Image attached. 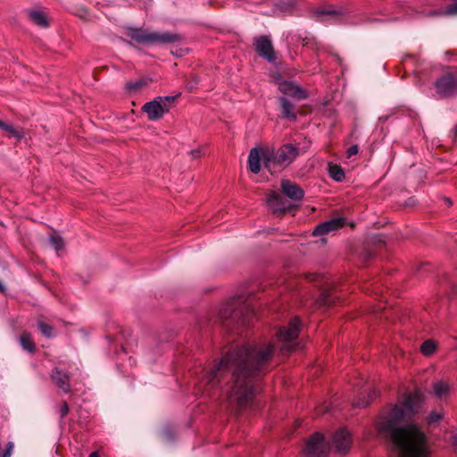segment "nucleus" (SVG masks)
<instances>
[{"mask_svg": "<svg viewBox=\"0 0 457 457\" xmlns=\"http://www.w3.org/2000/svg\"><path fill=\"white\" fill-rule=\"evenodd\" d=\"M270 343L243 345L230 349L204 375L206 392L218 387L225 377L229 376L228 403L235 411L247 408L253 402L259 382L270 370L274 354Z\"/></svg>", "mask_w": 457, "mask_h": 457, "instance_id": "obj_1", "label": "nucleus"}, {"mask_svg": "<svg viewBox=\"0 0 457 457\" xmlns=\"http://www.w3.org/2000/svg\"><path fill=\"white\" fill-rule=\"evenodd\" d=\"M421 395H406L400 404L383 414L377 423L378 433L390 442L391 457H428L424 433L408 422L417 411Z\"/></svg>", "mask_w": 457, "mask_h": 457, "instance_id": "obj_2", "label": "nucleus"}, {"mask_svg": "<svg viewBox=\"0 0 457 457\" xmlns=\"http://www.w3.org/2000/svg\"><path fill=\"white\" fill-rule=\"evenodd\" d=\"M254 316L255 310L250 299L237 296L220 308L219 320L227 329L237 331L248 326Z\"/></svg>", "mask_w": 457, "mask_h": 457, "instance_id": "obj_3", "label": "nucleus"}, {"mask_svg": "<svg viewBox=\"0 0 457 457\" xmlns=\"http://www.w3.org/2000/svg\"><path fill=\"white\" fill-rule=\"evenodd\" d=\"M126 36L140 45H167L182 40V36L172 32L149 31L140 28H127Z\"/></svg>", "mask_w": 457, "mask_h": 457, "instance_id": "obj_4", "label": "nucleus"}, {"mask_svg": "<svg viewBox=\"0 0 457 457\" xmlns=\"http://www.w3.org/2000/svg\"><path fill=\"white\" fill-rule=\"evenodd\" d=\"M299 147L292 144H285L281 145L277 151L269 148L263 154L264 167L270 172L276 165L287 167L294 162L299 155Z\"/></svg>", "mask_w": 457, "mask_h": 457, "instance_id": "obj_5", "label": "nucleus"}, {"mask_svg": "<svg viewBox=\"0 0 457 457\" xmlns=\"http://www.w3.org/2000/svg\"><path fill=\"white\" fill-rule=\"evenodd\" d=\"M175 98V96H158L145 103L141 109L146 113L148 120H157L162 119L165 113L169 112L171 103Z\"/></svg>", "mask_w": 457, "mask_h": 457, "instance_id": "obj_6", "label": "nucleus"}, {"mask_svg": "<svg viewBox=\"0 0 457 457\" xmlns=\"http://www.w3.org/2000/svg\"><path fill=\"white\" fill-rule=\"evenodd\" d=\"M303 453L305 457H327L328 446L324 436L320 433L312 435L306 442Z\"/></svg>", "mask_w": 457, "mask_h": 457, "instance_id": "obj_7", "label": "nucleus"}, {"mask_svg": "<svg viewBox=\"0 0 457 457\" xmlns=\"http://www.w3.org/2000/svg\"><path fill=\"white\" fill-rule=\"evenodd\" d=\"M436 93L441 96H452L457 94V71L448 72L439 78L436 84Z\"/></svg>", "mask_w": 457, "mask_h": 457, "instance_id": "obj_8", "label": "nucleus"}, {"mask_svg": "<svg viewBox=\"0 0 457 457\" xmlns=\"http://www.w3.org/2000/svg\"><path fill=\"white\" fill-rule=\"evenodd\" d=\"M352 435L345 428L337 429L333 435L332 445L335 447V451L339 454L345 455L348 453L352 447Z\"/></svg>", "mask_w": 457, "mask_h": 457, "instance_id": "obj_9", "label": "nucleus"}, {"mask_svg": "<svg viewBox=\"0 0 457 457\" xmlns=\"http://www.w3.org/2000/svg\"><path fill=\"white\" fill-rule=\"evenodd\" d=\"M267 204L272 212L278 216H281L294 208V205L289 201L275 191L270 193Z\"/></svg>", "mask_w": 457, "mask_h": 457, "instance_id": "obj_10", "label": "nucleus"}, {"mask_svg": "<svg viewBox=\"0 0 457 457\" xmlns=\"http://www.w3.org/2000/svg\"><path fill=\"white\" fill-rule=\"evenodd\" d=\"M338 300L336 295L335 287L332 284L326 282L320 289V294L312 303L316 308H328Z\"/></svg>", "mask_w": 457, "mask_h": 457, "instance_id": "obj_11", "label": "nucleus"}, {"mask_svg": "<svg viewBox=\"0 0 457 457\" xmlns=\"http://www.w3.org/2000/svg\"><path fill=\"white\" fill-rule=\"evenodd\" d=\"M254 47L258 54L269 62H275L277 57L271 40L268 36H260L254 39Z\"/></svg>", "mask_w": 457, "mask_h": 457, "instance_id": "obj_12", "label": "nucleus"}, {"mask_svg": "<svg viewBox=\"0 0 457 457\" xmlns=\"http://www.w3.org/2000/svg\"><path fill=\"white\" fill-rule=\"evenodd\" d=\"M301 321L298 317L292 319L288 326L281 327L277 332V337L283 342H291L297 338L300 332Z\"/></svg>", "mask_w": 457, "mask_h": 457, "instance_id": "obj_13", "label": "nucleus"}, {"mask_svg": "<svg viewBox=\"0 0 457 457\" xmlns=\"http://www.w3.org/2000/svg\"><path fill=\"white\" fill-rule=\"evenodd\" d=\"M345 224V220L341 217L334 218L319 224L312 232L315 237L327 235L341 228Z\"/></svg>", "mask_w": 457, "mask_h": 457, "instance_id": "obj_14", "label": "nucleus"}, {"mask_svg": "<svg viewBox=\"0 0 457 457\" xmlns=\"http://www.w3.org/2000/svg\"><path fill=\"white\" fill-rule=\"evenodd\" d=\"M52 381L63 393L67 394L71 391V378L68 372L55 367L50 374Z\"/></svg>", "mask_w": 457, "mask_h": 457, "instance_id": "obj_15", "label": "nucleus"}, {"mask_svg": "<svg viewBox=\"0 0 457 457\" xmlns=\"http://www.w3.org/2000/svg\"><path fill=\"white\" fill-rule=\"evenodd\" d=\"M278 89L284 95L303 100L308 97L307 92L290 81H283L278 85Z\"/></svg>", "mask_w": 457, "mask_h": 457, "instance_id": "obj_16", "label": "nucleus"}, {"mask_svg": "<svg viewBox=\"0 0 457 457\" xmlns=\"http://www.w3.org/2000/svg\"><path fill=\"white\" fill-rule=\"evenodd\" d=\"M269 149V147L264 148H252L248 156V164L249 169L253 173H259L261 170V162L264 164V152Z\"/></svg>", "mask_w": 457, "mask_h": 457, "instance_id": "obj_17", "label": "nucleus"}, {"mask_svg": "<svg viewBox=\"0 0 457 457\" xmlns=\"http://www.w3.org/2000/svg\"><path fill=\"white\" fill-rule=\"evenodd\" d=\"M281 189L282 192L292 200L300 201L304 196L303 190L295 183L289 180H283L281 182Z\"/></svg>", "mask_w": 457, "mask_h": 457, "instance_id": "obj_18", "label": "nucleus"}, {"mask_svg": "<svg viewBox=\"0 0 457 457\" xmlns=\"http://www.w3.org/2000/svg\"><path fill=\"white\" fill-rule=\"evenodd\" d=\"M279 103L282 109V117L289 120H295L296 113L295 112V104L286 97H280Z\"/></svg>", "mask_w": 457, "mask_h": 457, "instance_id": "obj_19", "label": "nucleus"}, {"mask_svg": "<svg viewBox=\"0 0 457 457\" xmlns=\"http://www.w3.org/2000/svg\"><path fill=\"white\" fill-rule=\"evenodd\" d=\"M19 341H20V344L21 345V347L30 353H33L36 352V345L32 339V337L29 333L28 332H22L21 335L20 336V338H19Z\"/></svg>", "mask_w": 457, "mask_h": 457, "instance_id": "obj_20", "label": "nucleus"}, {"mask_svg": "<svg viewBox=\"0 0 457 457\" xmlns=\"http://www.w3.org/2000/svg\"><path fill=\"white\" fill-rule=\"evenodd\" d=\"M29 19L37 25L42 28H47L49 26V22L47 21L46 16L41 11H30L29 12Z\"/></svg>", "mask_w": 457, "mask_h": 457, "instance_id": "obj_21", "label": "nucleus"}, {"mask_svg": "<svg viewBox=\"0 0 457 457\" xmlns=\"http://www.w3.org/2000/svg\"><path fill=\"white\" fill-rule=\"evenodd\" d=\"M0 129L4 130L12 137H16L17 139H21L24 137V133L21 129H18L12 126L11 124L5 123L0 120Z\"/></svg>", "mask_w": 457, "mask_h": 457, "instance_id": "obj_22", "label": "nucleus"}, {"mask_svg": "<svg viewBox=\"0 0 457 457\" xmlns=\"http://www.w3.org/2000/svg\"><path fill=\"white\" fill-rule=\"evenodd\" d=\"M435 395L439 397H445L449 393V386L445 382L438 381L433 386Z\"/></svg>", "mask_w": 457, "mask_h": 457, "instance_id": "obj_23", "label": "nucleus"}, {"mask_svg": "<svg viewBox=\"0 0 457 457\" xmlns=\"http://www.w3.org/2000/svg\"><path fill=\"white\" fill-rule=\"evenodd\" d=\"M436 348V344L434 340L428 339L426 340L420 346V352L426 355L429 356L431 355Z\"/></svg>", "mask_w": 457, "mask_h": 457, "instance_id": "obj_24", "label": "nucleus"}, {"mask_svg": "<svg viewBox=\"0 0 457 457\" xmlns=\"http://www.w3.org/2000/svg\"><path fill=\"white\" fill-rule=\"evenodd\" d=\"M147 83H148L147 79H140L136 81H129L127 83V88L129 91L136 92V91L139 90L140 88L144 87L145 86H146Z\"/></svg>", "mask_w": 457, "mask_h": 457, "instance_id": "obj_25", "label": "nucleus"}, {"mask_svg": "<svg viewBox=\"0 0 457 457\" xmlns=\"http://www.w3.org/2000/svg\"><path fill=\"white\" fill-rule=\"evenodd\" d=\"M330 176L337 181H342L345 179L344 170L337 165H332L329 167Z\"/></svg>", "mask_w": 457, "mask_h": 457, "instance_id": "obj_26", "label": "nucleus"}, {"mask_svg": "<svg viewBox=\"0 0 457 457\" xmlns=\"http://www.w3.org/2000/svg\"><path fill=\"white\" fill-rule=\"evenodd\" d=\"M50 244L55 249L56 252H59L63 248L64 243L63 239L56 235H51L50 237Z\"/></svg>", "mask_w": 457, "mask_h": 457, "instance_id": "obj_27", "label": "nucleus"}, {"mask_svg": "<svg viewBox=\"0 0 457 457\" xmlns=\"http://www.w3.org/2000/svg\"><path fill=\"white\" fill-rule=\"evenodd\" d=\"M37 325H38L39 330L41 331V333L44 336H46V337H52L54 336V334H53L54 328L51 325L46 324L43 321H38Z\"/></svg>", "mask_w": 457, "mask_h": 457, "instance_id": "obj_28", "label": "nucleus"}, {"mask_svg": "<svg viewBox=\"0 0 457 457\" xmlns=\"http://www.w3.org/2000/svg\"><path fill=\"white\" fill-rule=\"evenodd\" d=\"M377 395V393L376 391H373V394L372 395H369L368 398L367 399H362V400H357L353 403V406L354 407H366L370 404V401L376 397Z\"/></svg>", "mask_w": 457, "mask_h": 457, "instance_id": "obj_29", "label": "nucleus"}, {"mask_svg": "<svg viewBox=\"0 0 457 457\" xmlns=\"http://www.w3.org/2000/svg\"><path fill=\"white\" fill-rule=\"evenodd\" d=\"M314 13L317 16H323V15H336L337 12L336 10L332 8H327V7H319L315 9Z\"/></svg>", "mask_w": 457, "mask_h": 457, "instance_id": "obj_30", "label": "nucleus"}, {"mask_svg": "<svg viewBox=\"0 0 457 457\" xmlns=\"http://www.w3.org/2000/svg\"><path fill=\"white\" fill-rule=\"evenodd\" d=\"M443 415L438 412V411H431L429 413V415L428 416V423L429 425H433V424H436L441 419H442Z\"/></svg>", "mask_w": 457, "mask_h": 457, "instance_id": "obj_31", "label": "nucleus"}, {"mask_svg": "<svg viewBox=\"0 0 457 457\" xmlns=\"http://www.w3.org/2000/svg\"><path fill=\"white\" fill-rule=\"evenodd\" d=\"M69 411H70V407H69L67 402L63 401L59 409L60 423L62 422V420L68 415Z\"/></svg>", "mask_w": 457, "mask_h": 457, "instance_id": "obj_32", "label": "nucleus"}, {"mask_svg": "<svg viewBox=\"0 0 457 457\" xmlns=\"http://www.w3.org/2000/svg\"><path fill=\"white\" fill-rule=\"evenodd\" d=\"M438 14H444V15H453L457 14V3L451 4L447 6V8L440 12Z\"/></svg>", "mask_w": 457, "mask_h": 457, "instance_id": "obj_33", "label": "nucleus"}, {"mask_svg": "<svg viewBox=\"0 0 457 457\" xmlns=\"http://www.w3.org/2000/svg\"><path fill=\"white\" fill-rule=\"evenodd\" d=\"M357 153H358V145H353L350 146L346 152L347 158H351L353 155L357 154Z\"/></svg>", "mask_w": 457, "mask_h": 457, "instance_id": "obj_34", "label": "nucleus"}, {"mask_svg": "<svg viewBox=\"0 0 457 457\" xmlns=\"http://www.w3.org/2000/svg\"><path fill=\"white\" fill-rule=\"evenodd\" d=\"M189 154L192 159H194V160L198 159L203 155V151L201 148H197V149L190 151Z\"/></svg>", "mask_w": 457, "mask_h": 457, "instance_id": "obj_35", "label": "nucleus"}, {"mask_svg": "<svg viewBox=\"0 0 457 457\" xmlns=\"http://www.w3.org/2000/svg\"><path fill=\"white\" fill-rule=\"evenodd\" d=\"M307 278L310 281H318L320 278V276L319 274H308Z\"/></svg>", "mask_w": 457, "mask_h": 457, "instance_id": "obj_36", "label": "nucleus"}, {"mask_svg": "<svg viewBox=\"0 0 457 457\" xmlns=\"http://www.w3.org/2000/svg\"><path fill=\"white\" fill-rule=\"evenodd\" d=\"M445 203H446V204H447V205H449V206L453 204V202H452V200H451L450 198H447V197H446V198H445Z\"/></svg>", "mask_w": 457, "mask_h": 457, "instance_id": "obj_37", "label": "nucleus"}, {"mask_svg": "<svg viewBox=\"0 0 457 457\" xmlns=\"http://www.w3.org/2000/svg\"><path fill=\"white\" fill-rule=\"evenodd\" d=\"M5 290L4 285L0 281V292H4Z\"/></svg>", "mask_w": 457, "mask_h": 457, "instance_id": "obj_38", "label": "nucleus"}, {"mask_svg": "<svg viewBox=\"0 0 457 457\" xmlns=\"http://www.w3.org/2000/svg\"><path fill=\"white\" fill-rule=\"evenodd\" d=\"M89 457H99L97 452H92Z\"/></svg>", "mask_w": 457, "mask_h": 457, "instance_id": "obj_39", "label": "nucleus"}, {"mask_svg": "<svg viewBox=\"0 0 457 457\" xmlns=\"http://www.w3.org/2000/svg\"><path fill=\"white\" fill-rule=\"evenodd\" d=\"M453 133H454V140H457V127L453 129Z\"/></svg>", "mask_w": 457, "mask_h": 457, "instance_id": "obj_40", "label": "nucleus"}]
</instances>
